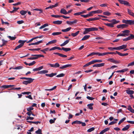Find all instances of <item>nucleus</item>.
Segmentation results:
<instances>
[{
	"label": "nucleus",
	"mask_w": 134,
	"mask_h": 134,
	"mask_svg": "<svg viewBox=\"0 0 134 134\" xmlns=\"http://www.w3.org/2000/svg\"><path fill=\"white\" fill-rule=\"evenodd\" d=\"M126 119L125 117H124L121 119L119 121L118 123V125H120L121 123L123 122L124 121H125Z\"/></svg>",
	"instance_id": "obj_41"
},
{
	"label": "nucleus",
	"mask_w": 134,
	"mask_h": 134,
	"mask_svg": "<svg viewBox=\"0 0 134 134\" xmlns=\"http://www.w3.org/2000/svg\"><path fill=\"white\" fill-rule=\"evenodd\" d=\"M49 48H45L41 50L40 51L41 52H43L44 53L46 54V51H47L49 49Z\"/></svg>",
	"instance_id": "obj_45"
},
{
	"label": "nucleus",
	"mask_w": 134,
	"mask_h": 134,
	"mask_svg": "<svg viewBox=\"0 0 134 134\" xmlns=\"http://www.w3.org/2000/svg\"><path fill=\"white\" fill-rule=\"evenodd\" d=\"M26 41V40H19L18 42L19 43H20V45H22L23 46L24 45V43Z\"/></svg>",
	"instance_id": "obj_24"
},
{
	"label": "nucleus",
	"mask_w": 134,
	"mask_h": 134,
	"mask_svg": "<svg viewBox=\"0 0 134 134\" xmlns=\"http://www.w3.org/2000/svg\"><path fill=\"white\" fill-rule=\"evenodd\" d=\"M57 87V86H55L53 87L51 89H45V90L46 91H52L54 89H55Z\"/></svg>",
	"instance_id": "obj_49"
},
{
	"label": "nucleus",
	"mask_w": 134,
	"mask_h": 134,
	"mask_svg": "<svg viewBox=\"0 0 134 134\" xmlns=\"http://www.w3.org/2000/svg\"><path fill=\"white\" fill-rule=\"evenodd\" d=\"M62 50L65 51L66 52L70 51L71 50L70 48H65L63 47H62Z\"/></svg>",
	"instance_id": "obj_32"
},
{
	"label": "nucleus",
	"mask_w": 134,
	"mask_h": 134,
	"mask_svg": "<svg viewBox=\"0 0 134 134\" xmlns=\"http://www.w3.org/2000/svg\"><path fill=\"white\" fill-rule=\"evenodd\" d=\"M116 52L119 55L121 56H126L128 55V53H126L124 54L121 53L120 52H118L117 51H116Z\"/></svg>",
	"instance_id": "obj_12"
},
{
	"label": "nucleus",
	"mask_w": 134,
	"mask_h": 134,
	"mask_svg": "<svg viewBox=\"0 0 134 134\" xmlns=\"http://www.w3.org/2000/svg\"><path fill=\"white\" fill-rule=\"evenodd\" d=\"M48 65H49V66L51 67L54 68H57L60 67V65L58 63H56L54 64H48Z\"/></svg>",
	"instance_id": "obj_2"
},
{
	"label": "nucleus",
	"mask_w": 134,
	"mask_h": 134,
	"mask_svg": "<svg viewBox=\"0 0 134 134\" xmlns=\"http://www.w3.org/2000/svg\"><path fill=\"white\" fill-rule=\"evenodd\" d=\"M24 23V21L23 20L18 21L17 22V23L19 24L23 23Z\"/></svg>",
	"instance_id": "obj_61"
},
{
	"label": "nucleus",
	"mask_w": 134,
	"mask_h": 134,
	"mask_svg": "<svg viewBox=\"0 0 134 134\" xmlns=\"http://www.w3.org/2000/svg\"><path fill=\"white\" fill-rule=\"evenodd\" d=\"M45 75L46 76H48L50 77H52L53 76L52 73L50 74H46Z\"/></svg>",
	"instance_id": "obj_60"
},
{
	"label": "nucleus",
	"mask_w": 134,
	"mask_h": 134,
	"mask_svg": "<svg viewBox=\"0 0 134 134\" xmlns=\"http://www.w3.org/2000/svg\"><path fill=\"white\" fill-rule=\"evenodd\" d=\"M27 13L26 11H25L24 10H22L20 12V14L23 15H24L25 14Z\"/></svg>",
	"instance_id": "obj_39"
},
{
	"label": "nucleus",
	"mask_w": 134,
	"mask_h": 134,
	"mask_svg": "<svg viewBox=\"0 0 134 134\" xmlns=\"http://www.w3.org/2000/svg\"><path fill=\"white\" fill-rule=\"evenodd\" d=\"M62 34V32H54L52 33V35L53 36H55L57 35H58L60 34Z\"/></svg>",
	"instance_id": "obj_38"
},
{
	"label": "nucleus",
	"mask_w": 134,
	"mask_h": 134,
	"mask_svg": "<svg viewBox=\"0 0 134 134\" xmlns=\"http://www.w3.org/2000/svg\"><path fill=\"white\" fill-rule=\"evenodd\" d=\"M14 86V85H3L1 86V87L3 88H9L11 87H13Z\"/></svg>",
	"instance_id": "obj_10"
},
{
	"label": "nucleus",
	"mask_w": 134,
	"mask_h": 134,
	"mask_svg": "<svg viewBox=\"0 0 134 134\" xmlns=\"http://www.w3.org/2000/svg\"><path fill=\"white\" fill-rule=\"evenodd\" d=\"M34 119V117H31L30 116H27L26 120H33Z\"/></svg>",
	"instance_id": "obj_56"
},
{
	"label": "nucleus",
	"mask_w": 134,
	"mask_h": 134,
	"mask_svg": "<svg viewBox=\"0 0 134 134\" xmlns=\"http://www.w3.org/2000/svg\"><path fill=\"white\" fill-rule=\"evenodd\" d=\"M121 32L126 34V35H125V36H128L129 35V33L130 32V31L128 30H125L122 31Z\"/></svg>",
	"instance_id": "obj_13"
},
{
	"label": "nucleus",
	"mask_w": 134,
	"mask_h": 134,
	"mask_svg": "<svg viewBox=\"0 0 134 134\" xmlns=\"http://www.w3.org/2000/svg\"><path fill=\"white\" fill-rule=\"evenodd\" d=\"M48 71L44 70L38 71L37 73L39 74H45L48 73Z\"/></svg>",
	"instance_id": "obj_18"
},
{
	"label": "nucleus",
	"mask_w": 134,
	"mask_h": 134,
	"mask_svg": "<svg viewBox=\"0 0 134 134\" xmlns=\"http://www.w3.org/2000/svg\"><path fill=\"white\" fill-rule=\"evenodd\" d=\"M94 129H95L94 127H91L88 129L87 130V131L88 132H91L92 131L94 130Z\"/></svg>",
	"instance_id": "obj_48"
},
{
	"label": "nucleus",
	"mask_w": 134,
	"mask_h": 134,
	"mask_svg": "<svg viewBox=\"0 0 134 134\" xmlns=\"http://www.w3.org/2000/svg\"><path fill=\"white\" fill-rule=\"evenodd\" d=\"M37 59V57H36L29 58L27 59L31 60H35Z\"/></svg>",
	"instance_id": "obj_53"
},
{
	"label": "nucleus",
	"mask_w": 134,
	"mask_h": 134,
	"mask_svg": "<svg viewBox=\"0 0 134 134\" xmlns=\"http://www.w3.org/2000/svg\"><path fill=\"white\" fill-rule=\"evenodd\" d=\"M130 126V125H126L125 127L123 128L122 130L123 131H125L127 130L129 128Z\"/></svg>",
	"instance_id": "obj_28"
},
{
	"label": "nucleus",
	"mask_w": 134,
	"mask_h": 134,
	"mask_svg": "<svg viewBox=\"0 0 134 134\" xmlns=\"http://www.w3.org/2000/svg\"><path fill=\"white\" fill-rule=\"evenodd\" d=\"M134 20H128V24L130 25H133Z\"/></svg>",
	"instance_id": "obj_36"
},
{
	"label": "nucleus",
	"mask_w": 134,
	"mask_h": 134,
	"mask_svg": "<svg viewBox=\"0 0 134 134\" xmlns=\"http://www.w3.org/2000/svg\"><path fill=\"white\" fill-rule=\"evenodd\" d=\"M48 26V25L47 24H44L43 25L41 26L40 28V29H41L43 28H44V27H45L46 26Z\"/></svg>",
	"instance_id": "obj_44"
},
{
	"label": "nucleus",
	"mask_w": 134,
	"mask_h": 134,
	"mask_svg": "<svg viewBox=\"0 0 134 134\" xmlns=\"http://www.w3.org/2000/svg\"><path fill=\"white\" fill-rule=\"evenodd\" d=\"M128 69L126 68L125 69H123L121 70H119L117 71H116V72H124L125 71H128Z\"/></svg>",
	"instance_id": "obj_19"
},
{
	"label": "nucleus",
	"mask_w": 134,
	"mask_h": 134,
	"mask_svg": "<svg viewBox=\"0 0 134 134\" xmlns=\"http://www.w3.org/2000/svg\"><path fill=\"white\" fill-rule=\"evenodd\" d=\"M72 65L71 64H66L60 67L59 69L61 70H62L67 68L70 67Z\"/></svg>",
	"instance_id": "obj_4"
},
{
	"label": "nucleus",
	"mask_w": 134,
	"mask_h": 134,
	"mask_svg": "<svg viewBox=\"0 0 134 134\" xmlns=\"http://www.w3.org/2000/svg\"><path fill=\"white\" fill-rule=\"evenodd\" d=\"M43 67V66H41L39 68H36L33 69V71H39L42 69Z\"/></svg>",
	"instance_id": "obj_21"
},
{
	"label": "nucleus",
	"mask_w": 134,
	"mask_h": 134,
	"mask_svg": "<svg viewBox=\"0 0 134 134\" xmlns=\"http://www.w3.org/2000/svg\"><path fill=\"white\" fill-rule=\"evenodd\" d=\"M108 5L107 3L102 4L100 5V6L102 7H107Z\"/></svg>",
	"instance_id": "obj_63"
},
{
	"label": "nucleus",
	"mask_w": 134,
	"mask_h": 134,
	"mask_svg": "<svg viewBox=\"0 0 134 134\" xmlns=\"http://www.w3.org/2000/svg\"><path fill=\"white\" fill-rule=\"evenodd\" d=\"M94 105V104L92 103H90L87 105V106L88 107L89 109L91 110L93 109V107H92Z\"/></svg>",
	"instance_id": "obj_26"
},
{
	"label": "nucleus",
	"mask_w": 134,
	"mask_h": 134,
	"mask_svg": "<svg viewBox=\"0 0 134 134\" xmlns=\"http://www.w3.org/2000/svg\"><path fill=\"white\" fill-rule=\"evenodd\" d=\"M126 34H124V33H120L119 34H118L117 36H116L117 37L120 36H125Z\"/></svg>",
	"instance_id": "obj_52"
},
{
	"label": "nucleus",
	"mask_w": 134,
	"mask_h": 134,
	"mask_svg": "<svg viewBox=\"0 0 134 134\" xmlns=\"http://www.w3.org/2000/svg\"><path fill=\"white\" fill-rule=\"evenodd\" d=\"M80 31H77L75 33H72L71 35L73 37H75L79 33Z\"/></svg>",
	"instance_id": "obj_33"
},
{
	"label": "nucleus",
	"mask_w": 134,
	"mask_h": 134,
	"mask_svg": "<svg viewBox=\"0 0 134 134\" xmlns=\"http://www.w3.org/2000/svg\"><path fill=\"white\" fill-rule=\"evenodd\" d=\"M127 25L126 24H122L118 25L117 26V27L118 28L123 29L125 28L127 26Z\"/></svg>",
	"instance_id": "obj_5"
},
{
	"label": "nucleus",
	"mask_w": 134,
	"mask_h": 134,
	"mask_svg": "<svg viewBox=\"0 0 134 134\" xmlns=\"http://www.w3.org/2000/svg\"><path fill=\"white\" fill-rule=\"evenodd\" d=\"M61 15H51V16L53 17H55L56 18H57L59 17H61Z\"/></svg>",
	"instance_id": "obj_55"
},
{
	"label": "nucleus",
	"mask_w": 134,
	"mask_h": 134,
	"mask_svg": "<svg viewBox=\"0 0 134 134\" xmlns=\"http://www.w3.org/2000/svg\"><path fill=\"white\" fill-rule=\"evenodd\" d=\"M126 91V93L132 95L134 93V91L133 90H127Z\"/></svg>",
	"instance_id": "obj_17"
},
{
	"label": "nucleus",
	"mask_w": 134,
	"mask_h": 134,
	"mask_svg": "<svg viewBox=\"0 0 134 134\" xmlns=\"http://www.w3.org/2000/svg\"><path fill=\"white\" fill-rule=\"evenodd\" d=\"M110 129L109 128L107 127L101 131L99 133L100 134H103L105 132L108 131Z\"/></svg>",
	"instance_id": "obj_16"
},
{
	"label": "nucleus",
	"mask_w": 134,
	"mask_h": 134,
	"mask_svg": "<svg viewBox=\"0 0 134 134\" xmlns=\"http://www.w3.org/2000/svg\"><path fill=\"white\" fill-rule=\"evenodd\" d=\"M90 37V35H86L85 36L83 37L82 38V41L88 39Z\"/></svg>",
	"instance_id": "obj_25"
},
{
	"label": "nucleus",
	"mask_w": 134,
	"mask_h": 134,
	"mask_svg": "<svg viewBox=\"0 0 134 134\" xmlns=\"http://www.w3.org/2000/svg\"><path fill=\"white\" fill-rule=\"evenodd\" d=\"M14 9L12 11H10V13H13L14 12L16 11L18 9H19V8H16L15 7H13Z\"/></svg>",
	"instance_id": "obj_40"
},
{
	"label": "nucleus",
	"mask_w": 134,
	"mask_h": 134,
	"mask_svg": "<svg viewBox=\"0 0 134 134\" xmlns=\"http://www.w3.org/2000/svg\"><path fill=\"white\" fill-rule=\"evenodd\" d=\"M108 49H109L113 50V49L116 50H119L118 47H110L108 48Z\"/></svg>",
	"instance_id": "obj_37"
},
{
	"label": "nucleus",
	"mask_w": 134,
	"mask_h": 134,
	"mask_svg": "<svg viewBox=\"0 0 134 134\" xmlns=\"http://www.w3.org/2000/svg\"><path fill=\"white\" fill-rule=\"evenodd\" d=\"M105 24L107 26L111 27H113L114 26L112 23H105Z\"/></svg>",
	"instance_id": "obj_35"
},
{
	"label": "nucleus",
	"mask_w": 134,
	"mask_h": 134,
	"mask_svg": "<svg viewBox=\"0 0 134 134\" xmlns=\"http://www.w3.org/2000/svg\"><path fill=\"white\" fill-rule=\"evenodd\" d=\"M127 46L126 45L123 44L122 45L118 47L119 50L124 49L126 48Z\"/></svg>",
	"instance_id": "obj_23"
},
{
	"label": "nucleus",
	"mask_w": 134,
	"mask_h": 134,
	"mask_svg": "<svg viewBox=\"0 0 134 134\" xmlns=\"http://www.w3.org/2000/svg\"><path fill=\"white\" fill-rule=\"evenodd\" d=\"M43 41L42 40L39 41L37 42H36L34 43H30L28 44L29 46H30L31 45H38L39 43H41Z\"/></svg>",
	"instance_id": "obj_14"
},
{
	"label": "nucleus",
	"mask_w": 134,
	"mask_h": 134,
	"mask_svg": "<svg viewBox=\"0 0 134 134\" xmlns=\"http://www.w3.org/2000/svg\"><path fill=\"white\" fill-rule=\"evenodd\" d=\"M53 54H57L62 57L66 58L67 57V55H64L58 52L54 53Z\"/></svg>",
	"instance_id": "obj_11"
},
{
	"label": "nucleus",
	"mask_w": 134,
	"mask_h": 134,
	"mask_svg": "<svg viewBox=\"0 0 134 134\" xmlns=\"http://www.w3.org/2000/svg\"><path fill=\"white\" fill-rule=\"evenodd\" d=\"M70 40V38L68 40L65 41L63 43L61 44L60 45V46L61 47H62L65 45L69 42Z\"/></svg>",
	"instance_id": "obj_15"
},
{
	"label": "nucleus",
	"mask_w": 134,
	"mask_h": 134,
	"mask_svg": "<svg viewBox=\"0 0 134 134\" xmlns=\"http://www.w3.org/2000/svg\"><path fill=\"white\" fill-rule=\"evenodd\" d=\"M34 108L32 107H30L28 108H27V110L28 111H31V110H33Z\"/></svg>",
	"instance_id": "obj_58"
},
{
	"label": "nucleus",
	"mask_w": 134,
	"mask_h": 134,
	"mask_svg": "<svg viewBox=\"0 0 134 134\" xmlns=\"http://www.w3.org/2000/svg\"><path fill=\"white\" fill-rule=\"evenodd\" d=\"M90 32L98 30V29L95 27H92L89 28Z\"/></svg>",
	"instance_id": "obj_20"
},
{
	"label": "nucleus",
	"mask_w": 134,
	"mask_h": 134,
	"mask_svg": "<svg viewBox=\"0 0 134 134\" xmlns=\"http://www.w3.org/2000/svg\"><path fill=\"white\" fill-rule=\"evenodd\" d=\"M57 41L56 40H52L51 41L49 42L48 43H47L46 44V45H48L49 44H50L52 43H56Z\"/></svg>",
	"instance_id": "obj_29"
},
{
	"label": "nucleus",
	"mask_w": 134,
	"mask_h": 134,
	"mask_svg": "<svg viewBox=\"0 0 134 134\" xmlns=\"http://www.w3.org/2000/svg\"><path fill=\"white\" fill-rule=\"evenodd\" d=\"M127 12L130 15H132V13H133L131 11L129 10V9H127Z\"/></svg>",
	"instance_id": "obj_59"
},
{
	"label": "nucleus",
	"mask_w": 134,
	"mask_h": 134,
	"mask_svg": "<svg viewBox=\"0 0 134 134\" xmlns=\"http://www.w3.org/2000/svg\"><path fill=\"white\" fill-rule=\"evenodd\" d=\"M105 64V63H102L99 64H96L94 65L93 66V67H100L102 66H103Z\"/></svg>",
	"instance_id": "obj_6"
},
{
	"label": "nucleus",
	"mask_w": 134,
	"mask_h": 134,
	"mask_svg": "<svg viewBox=\"0 0 134 134\" xmlns=\"http://www.w3.org/2000/svg\"><path fill=\"white\" fill-rule=\"evenodd\" d=\"M78 21L76 19L75 20H74L73 21H67L66 23L67 24L69 25H71L74 24L76 23Z\"/></svg>",
	"instance_id": "obj_8"
},
{
	"label": "nucleus",
	"mask_w": 134,
	"mask_h": 134,
	"mask_svg": "<svg viewBox=\"0 0 134 134\" xmlns=\"http://www.w3.org/2000/svg\"><path fill=\"white\" fill-rule=\"evenodd\" d=\"M130 40L133 39L134 38V35L133 34H131L130 36H129Z\"/></svg>",
	"instance_id": "obj_64"
},
{
	"label": "nucleus",
	"mask_w": 134,
	"mask_h": 134,
	"mask_svg": "<svg viewBox=\"0 0 134 134\" xmlns=\"http://www.w3.org/2000/svg\"><path fill=\"white\" fill-rule=\"evenodd\" d=\"M23 46L21 45H20L19 44V45H18V46H17L14 49V50H15L16 49H17L19 48H20L22 47Z\"/></svg>",
	"instance_id": "obj_54"
},
{
	"label": "nucleus",
	"mask_w": 134,
	"mask_h": 134,
	"mask_svg": "<svg viewBox=\"0 0 134 134\" xmlns=\"http://www.w3.org/2000/svg\"><path fill=\"white\" fill-rule=\"evenodd\" d=\"M93 62H94V63L98 62V63H100L102 62V60H94Z\"/></svg>",
	"instance_id": "obj_51"
},
{
	"label": "nucleus",
	"mask_w": 134,
	"mask_h": 134,
	"mask_svg": "<svg viewBox=\"0 0 134 134\" xmlns=\"http://www.w3.org/2000/svg\"><path fill=\"white\" fill-rule=\"evenodd\" d=\"M41 49V48H35V49H29V50L30 51H38Z\"/></svg>",
	"instance_id": "obj_50"
},
{
	"label": "nucleus",
	"mask_w": 134,
	"mask_h": 134,
	"mask_svg": "<svg viewBox=\"0 0 134 134\" xmlns=\"http://www.w3.org/2000/svg\"><path fill=\"white\" fill-rule=\"evenodd\" d=\"M119 22V21H116V19H114L112 20V23L113 25L118 23Z\"/></svg>",
	"instance_id": "obj_34"
},
{
	"label": "nucleus",
	"mask_w": 134,
	"mask_h": 134,
	"mask_svg": "<svg viewBox=\"0 0 134 134\" xmlns=\"http://www.w3.org/2000/svg\"><path fill=\"white\" fill-rule=\"evenodd\" d=\"M36 57H37V59L40 57H44V56L43 55L41 54H36Z\"/></svg>",
	"instance_id": "obj_57"
},
{
	"label": "nucleus",
	"mask_w": 134,
	"mask_h": 134,
	"mask_svg": "<svg viewBox=\"0 0 134 134\" xmlns=\"http://www.w3.org/2000/svg\"><path fill=\"white\" fill-rule=\"evenodd\" d=\"M62 21H53V23L54 24H61L62 23Z\"/></svg>",
	"instance_id": "obj_27"
},
{
	"label": "nucleus",
	"mask_w": 134,
	"mask_h": 134,
	"mask_svg": "<svg viewBox=\"0 0 134 134\" xmlns=\"http://www.w3.org/2000/svg\"><path fill=\"white\" fill-rule=\"evenodd\" d=\"M34 79H32L31 78H29V79H28L27 81H24L23 82V83L25 85H27L28 84L32 82L34 80Z\"/></svg>",
	"instance_id": "obj_1"
},
{
	"label": "nucleus",
	"mask_w": 134,
	"mask_h": 134,
	"mask_svg": "<svg viewBox=\"0 0 134 134\" xmlns=\"http://www.w3.org/2000/svg\"><path fill=\"white\" fill-rule=\"evenodd\" d=\"M100 18L98 17H95L94 18H89V19H87L86 20L90 21H95L96 20H99Z\"/></svg>",
	"instance_id": "obj_9"
},
{
	"label": "nucleus",
	"mask_w": 134,
	"mask_h": 134,
	"mask_svg": "<svg viewBox=\"0 0 134 134\" xmlns=\"http://www.w3.org/2000/svg\"><path fill=\"white\" fill-rule=\"evenodd\" d=\"M60 13L65 15L67 14V11L64 8H62L61 9Z\"/></svg>",
	"instance_id": "obj_22"
},
{
	"label": "nucleus",
	"mask_w": 134,
	"mask_h": 134,
	"mask_svg": "<svg viewBox=\"0 0 134 134\" xmlns=\"http://www.w3.org/2000/svg\"><path fill=\"white\" fill-rule=\"evenodd\" d=\"M108 61L111 62L112 63H115V64H118L119 63V62L118 61L115 60L113 58H109L108 59Z\"/></svg>",
	"instance_id": "obj_7"
},
{
	"label": "nucleus",
	"mask_w": 134,
	"mask_h": 134,
	"mask_svg": "<svg viewBox=\"0 0 134 134\" xmlns=\"http://www.w3.org/2000/svg\"><path fill=\"white\" fill-rule=\"evenodd\" d=\"M8 37L10 40H15L16 38V37H12L9 36H8Z\"/></svg>",
	"instance_id": "obj_46"
},
{
	"label": "nucleus",
	"mask_w": 134,
	"mask_h": 134,
	"mask_svg": "<svg viewBox=\"0 0 134 134\" xmlns=\"http://www.w3.org/2000/svg\"><path fill=\"white\" fill-rule=\"evenodd\" d=\"M118 1L121 4H124L125 5L130 6L129 3L126 1L122 0H118Z\"/></svg>",
	"instance_id": "obj_3"
},
{
	"label": "nucleus",
	"mask_w": 134,
	"mask_h": 134,
	"mask_svg": "<svg viewBox=\"0 0 134 134\" xmlns=\"http://www.w3.org/2000/svg\"><path fill=\"white\" fill-rule=\"evenodd\" d=\"M37 134H42V130L40 129H38L35 132Z\"/></svg>",
	"instance_id": "obj_43"
},
{
	"label": "nucleus",
	"mask_w": 134,
	"mask_h": 134,
	"mask_svg": "<svg viewBox=\"0 0 134 134\" xmlns=\"http://www.w3.org/2000/svg\"><path fill=\"white\" fill-rule=\"evenodd\" d=\"M103 14L105 15L109 16L111 14V13L109 12H105L103 13Z\"/></svg>",
	"instance_id": "obj_42"
},
{
	"label": "nucleus",
	"mask_w": 134,
	"mask_h": 134,
	"mask_svg": "<svg viewBox=\"0 0 134 134\" xmlns=\"http://www.w3.org/2000/svg\"><path fill=\"white\" fill-rule=\"evenodd\" d=\"M65 74L63 73H61L60 74H59L57 75L56 76L57 77H63L64 76H65Z\"/></svg>",
	"instance_id": "obj_47"
},
{
	"label": "nucleus",
	"mask_w": 134,
	"mask_h": 134,
	"mask_svg": "<svg viewBox=\"0 0 134 134\" xmlns=\"http://www.w3.org/2000/svg\"><path fill=\"white\" fill-rule=\"evenodd\" d=\"M85 31L83 32L84 34H86L90 32L89 28H85Z\"/></svg>",
	"instance_id": "obj_30"
},
{
	"label": "nucleus",
	"mask_w": 134,
	"mask_h": 134,
	"mask_svg": "<svg viewBox=\"0 0 134 134\" xmlns=\"http://www.w3.org/2000/svg\"><path fill=\"white\" fill-rule=\"evenodd\" d=\"M71 28V27H69L65 29H62V31L64 32H68L69 31Z\"/></svg>",
	"instance_id": "obj_31"
},
{
	"label": "nucleus",
	"mask_w": 134,
	"mask_h": 134,
	"mask_svg": "<svg viewBox=\"0 0 134 134\" xmlns=\"http://www.w3.org/2000/svg\"><path fill=\"white\" fill-rule=\"evenodd\" d=\"M86 98H87V99L90 100H93L94 99V98L91 97H90L89 96H87L86 97Z\"/></svg>",
	"instance_id": "obj_62"
}]
</instances>
